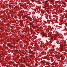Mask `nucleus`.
<instances>
[{
    "label": "nucleus",
    "instance_id": "obj_1",
    "mask_svg": "<svg viewBox=\"0 0 67 67\" xmlns=\"http://www.w3.org/2000/svg\"><path fill=\"white\" fill-rule=\"evenodd\" d=\"M43 35L42 36L43 37H44V36H46V33H44L43 34Z\"/></svg>",
    "mask_w": 67,
    "mask_h": 67
},
{
    "label": "nucleus",
    "instance_id": "obj_2",
    "mask_svg": "<svg viewBox=\"0 0 67 67\" xmlns=\"http://www.w3.org/2000/svg\"><path fill=\"white\" fill-rule=\"evenodd\" d=\"M46 3V4H47V5H48V1H45Z\"/></svg>",
    "mask_w": 67,
    "mask_h": 67
},
{
    "label": "nucleus",
    "instance_id": "obj_3",
    "mask_svg": "<svg viewBox=\"0 0 67 67\" xmlns=\"http://www.w3.org/2000/svg\"><path fill=\"white\" fill-rule=\"evenodd\" d=\"M61 49L62 50V51H63V46H61Z\"/></svg>",
    "mask_w": 67,
    "mask_h": 67
},
{
    "label": "nucleus",
    "instance_id": "obj_4",
    "mask_svg": "<svg viewBox=\"0 0 67 67\" xmlns=\"http://www.w3.org/2000/svg\"><path fill=\"white\" fill-rule=\"evenodd\" d=\"M29 25H32V23H29Z\"/></svg>",
    "mask_w": 67,
    "mask_h": 67
},
{
    "label": "nucleus",
    "instance_id": "obj_5",
    "mask_svg": "<svg viewBox=\"0 0 67 67\" xmlns=\"http://www.w3.org/2000/svg\"><path fill=\"white\" fill-rule=\"evenodd\" d=\"M63 4H66V3H65V2H63Z\"/></svg>",
    "mask_w": 67,
    "mask_h": 67
},
{
    "label": "nucleus",
    "instance_id": "obj_6",
    "mask_svg": "<svg viewBox=\"0 0 67 67\" xmlns=\"http://www.w3.org/2000/svg\"><path fill=\"white\" fill-rule=\"evenodd\" d=\"M15 19H17V18H18V17H15Z\"/></svg>",
    "mask_w": 67,
    "mask_h": 67
},
{
    "label": "nucleus",
    "instance_id": "obj_7",
    "mask_svg": "<svg viewBox=\"0 0 67 67\" xmlns=\"http://www.w3.org/2000/svg\"><path fill=\"white\" fill-rule=\"evenodd\" d=\"M52 1H53V0H51V2H52Z\"/></svg>",
    "mask_w": 67,
    "mask_h": 67
},
{
    "label": "nucleus",
    "instance_id": "obj_8",
    "mask_svg": "<svg viewBox=\"0 0 67 67\" xmlns=\"http://www.w3.org/2000/svg\"><path fill=\"white\" fill-rule=\"evenodd\" d=\"M56 21L57 22V21L56 20Z\"/></svg>",
    "mask_w": 67,
    "mask_h": 67
},
{
    "label": "nucleus",
    "instance_id": "obj_9",
    "mask_svg": "<svg viewBox=\"0 0 67 67\" xmlns=\"http://www.w3.org/2000/svg\"><path fill=\"white\" fill-rule=\"evenodd\" d=\"M1 56V54H0V57Z\"/></svg>",
    "mask_w": 67,
    "mask_h": 67
},
{
    "label": "nucleus",
    "instance_id": "obj_10",
    "mask_svg": "<svg viewBox=\"0 0 67 67\" xmlns=\"http://www.w3.org/2000/svg\"><path fill=\"white\" fill-rule=\"evenodd\" d=\"M3 9H4V8H3Z\"/></svg>",
    "mask_w": 67,
    "mask_h": 67
}]
</instances>
